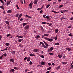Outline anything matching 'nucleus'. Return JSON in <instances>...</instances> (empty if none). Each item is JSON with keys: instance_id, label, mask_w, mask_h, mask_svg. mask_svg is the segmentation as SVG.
<instances>
[{"instance_id": "f257e3e1", "label": "nucleus", "mask_w": 73, "mask_h": 73, "mask_svg": "<svg viewBox=\"0 0 73 73\" xmlns=\"http://www.w3.org/2000/svg\"><path fill=\"white\" fill-rule=\"evenodd\" d=\"M44 38V39H45V40H46L48 41H50V42H52V41H53V40L52 38L51 39V38H48L45 37Z\"/></svg>"}, {"instance_id": "f03ea898", "label": "nucleus", "mask_w": 73, "mask_h": 73, "mask_svg": "<svg viewBox=\"0 0 73 73\" xmlns=\"http://www.w3.org/2000/svg\"><path fill=\"white\" fill-rule=\"evenodd\" d=\"M32 5H33V2L31 1V3L29 4V6L30 7V8L31 9L32 8Z\"/></svg>"}, {"instance_id": "7ed1b4c3", "label": "nucleus", "mask_w": 73, "mask_h": 73, "mask_svg": "<svg viewBox=\"0 0 73 73\" xmlns=\"http://www.w3.org/2000/svg\"><path fill=\"white\" fill-rule=\"evenodd\" d=\"M44 19H47V20H48V21H50V20L49 16H47L46 17H44Z\"/></svg>"}, {"instance_id": "20e7f679", "label": "nucleus", "mask_w": 73, "mask_h": 73, "mask_svg": "<svg viewBox=\"0 0 73 73\" xmlns=\"http://www.w3.org/2000/svg\"><path fill=\"white\" fill-rule=\"evenodd\" d=\"M29 25H27L24 28L25 30H28L29 29Z\"/></svg>"}, {"instance_id": "39448f33", "label": "nucleus", "mask_w": 73, "mask_h": 73, "mask_svg": "<svg viewBox=\"0 0 73 73\" xmlns=\"http://www.w3.org/2000/svg\"><path fill=\"white\" fill-rule=\"evenodd\" d=\"M12 12V11L11 10H9L7 11V13H11Z\"/></svg>"}, {"instance_id": "423d86ee", "label": "nucleus", "mask_w": 73, "mask_h": 73, "mask_svg": "<svg viewBox=\"0 0 73 73\" xmlns=\"http://www.w3.org/2000/svg\"><path fill=\"white\" fill-rule=\"evenodd\" d=\"M38 50H39L38 49H35L33 50V52H38Z\"/></svg>"}, {"instance_id": "0eeeda50", "label": "nucleus", "mask_w": 73, "mask_h": 73, "mask_svg": "<svg viewBox=\"0 0 73 73\" xmlns=\"http://www.w3.org/2000/svg\"><path fill=\"white\" fill-rule=\"evenodd\" d=\"M54 31H55V33H58V29H56L54 30Z\"/></svg>"}, {"instance_id": "6e6552de", "label": "nucleus", "mask_w": 73, "mask_h": 73, "mask_svg": "<svg viewBox=\"0 0 73 73\" xmlns=\"http://www.w3.org/2000/svg\"><path fill=\"white\" fill-rule=\"evenodd\" d=\"M38 1V0H35L33 2L34 3V4L35 5V4H37V2Z\"/></svg>"}, {"instance_id": "1a4fd4ad", "label": "nucleus", "mask_w": 73, "mask_h": 73, "mask_svg": "<svg viewBox=\"0 0 73 73\" xmlns=\"http://www.w3.org/2000/svg\"><path fill=\"white\" fill-rule=\"evenodd\" d=\"M10 62H14L15 60H14V59L11 58L10 59Z\"/></svg>"}, {"instance_id": "9d476101", "label": "nucleus", "mask_w": 73, "mask_h": 73, "mask_svg": "<svg viewBox=\"0 0 73 73\" xmlns=\"http://www.w3.org/2000/svg\"><path fill=\"white\" fill-rule=\"evenodd\" d=\"M16 37H18V38H23V36H20L19 35H17Z\"/></svg>"}, {"instance_id": "9b49d317", "label": "nucleus", "mask_w": 73, "mask_h": 73, "mask_svg": "<svg viewBox=\"0 0 73 73\" xmlns=\"http://www.w3.org/2000/svg\"><path fill=\"white\" fill-rule=\"evenodd\" d=\"M41 62V65H44L45 64V62H44L42 61Z\"/></svg>"}, {"instance_id": "f8f14e48", "label": "nucleus", "mask_w": 73, "mask_h": 73, "mask_svg": "<svg viewBox=\"0 0 73 73\" xmlns=\"http://www.w3.org/2000/svg\"><path fill=\"white\" fill-rule=\"evenodd\" d=\"M58 56L60 58H61L62 57V54H58Z\"/></svg>"}, {"instance_id": "ddd939ff", "label": "nucleus", "mask_w": 73, "mask_h": 73, "mask_svg": "<svg viewBox=\"0 0 73 73\" xmlns=\"http://www.w3.org/2000/svg\"><path fill=\"white\" fill-rule=\"evenodd\" d=\"M50 4H48V5L46 7V8H48L50 6Z\"/></svg>"}, {"instance_id": "4468645a", "label": "nucleus", "mask_w": 73, "mask_h": 73, "mask_svg": "<svg viewBox=\"0 0 73 73\" xmlns=\"http://www.w3.org/2000/svg\"><path fill=\"white\" fill-rule=\"evenodd\" d=\"M5 23H6V24H7L8 25H9V22L8 21H6L5 22Z\"/></svg>"}, {"instance_id": "2eb2a0df", "label": "nucleus", "mask_w": 73, "mask_h": 73, "mask_svg": "<svg viewBox=\"0 0 73 73\" xmlns=\"http://www.w3.org/2000/svg\"><path fill=\"white\" fill-rule=\"evenodd\" d=\"M31 60V58L30 57H28L27 59V61H29Z\"/></svg>"}, {"instance_id": "dca6fc26", "label": "nucleus", "mask_w": 73, "mask_h": 73, "mask_svg": "<svg viewBox=\"0 0 73 73\" xmlns=\"http://www.w3.org/2000/svg\"><path fill=\"white\" fill-rule=\"evenodd\" d=\"M40 37V35H37L35 37L37 39L39 38Z\"/></svg>"}, {"instance_id": "f3484780", "label": "nucleus", "mask_w": 73, "mask_h": 73, "mask_svg": "<svg viewBox=\"0 0 73 73\" xmlns=\"http://www.w3.org/2000/svg\"><path fill=\"white\" fill-rule=\"evenodd\" d=\"M19 45L20 48H23V46H23V45H22L21 44H19Z\"/></svg>"}, {"instance_id": "a211bd4d", "label": "nucleus", "mask_w": 73, "mask_h": 73, "mask_svg": "<svg viewBox=\"0 0 73 73\" xmlns=\"http://www.w3.org/2000/svg\"><path fill=\"white\" fill-rule=\"evenodd\" d=\"M66 50H68V51H70L71 50V48H66Z\"/></svg>"}, {"instance_id": "6ab92c4d", "label": "nucleus", "mask_w": 73, "mask_h": 73, "mask_svg": "<svg viewBox=\"0 0 73 73\" xmlns=\"http://www.w3.org/2000/svg\"><path fill=\"white\" fill-rule=\"evenodd\" d=\"M42 47H43V48H45L46 49V48H48V47L46 46L43 45H42Z\"/></svg>"}, {"instance_id": "aec40b11", "label": "nucleus", "mask_w": 73, "mask_h": 73, "mask_svg": "<svg viewBox=\"0 0 73 73\" xmlns=\"http://www.w3.org/2000/svg\"><path fill=\"white\" fill-rule=\"evenodd\" d=\"M0 8H1V9H3V10L4 9V6H3V5L1 6L0 7Z\"/></svg>"}, {"instance_id": "412c9836", "label": "nucleus", "mask_w": 73, "mask_h": 73, "mask_svg": "<svg viewBox=\"0 0 73 73\" xmlns=\"http://www.w3.org/2000/svg\"><path fill=\"white\" fill-rule=\"evenodd\" d=\"M11 1H7V5H8L9 4H10V3H11Z\"/></svg>"}, {"instance_id": "4be33fe9", "label": "nucleus", "mask_w": 73, "mask_h": 73, "mask_svg": "<svg viewBox=\"0 0 73 73\" xmlns=\"http://www.w3.org/2000/svg\"><path fill=\"white\" fill-rule=\"evenodd\" d=\"M51 12H54V13H58V12L55 11H54V10L51 11Z\"/></svg>"}, {"instance_id": "5701e85b", "label": "nucleus", "mask_w": 73, "mask_h": 73, "mask_svg": "<svg viewBox=\"0 0 73 73\" xmlns=\"http://www.w3.org/2000/svg\"><path fill=\"white\" fill-rule=\"evenodd\" d=\"M52 68H51V67H50L47 69V70H50Z\"/></svg>"}, {"instance_id": "b1692460", "label": "nucleus", "mask_w": 73, "mask_h": 73, "mask_svg": "<svg viewBox=\"0 0 73 73\" xmlns=\"http://www.w3.org/2000/svg\"><path fill=\"white\" fill-rule=\"evenodd\" d=\"M39 56L41 57L42 58H44V56H43L42 55H39Z\"/></svg>"}, {"instance_id": "393cba45", "label": "nucleus", "mask_w": 73, "mask_h": 73, "mask_svg": "<svg viewBox=\"0 0 73 73\" xmlns=\"http://www.w3.org/2000/svg\"><path fill=\"white\" fill-rule=\"evenodd\" d=\"M16 52V51H14L13 52L12 51L11 53H12L13 54L15 55V53Z\"/></svg>"}, {"instance_id": "a878e982", "label": "nucleus", "mask_w": 73, "mask_h": 73, "mask_svg": "<svg viewBox=\"0 0 73 73\" xmlns=\"http://www.w3.org/2000/svg\"><path fill=\"white\" fill-rule=\"evenodd\" d=\"M27 23H23L22 25L23 26H25V25H27Z\"/></svg>"}, {"instance_id": "bb28decb", "label": "nucleus", "mask_w": 73, "mask_h": 73, "mask_svg": "<svg viewBox=\"0 0 73 73\" xmlns=\"http://www.w3.org/2000/svg\"><path fill=\"white\" fill-rule=\"evenodd\" d=\"M11 72H15V70L14 69H12L10 70Z\"/></svg>"}, {"instance_id": "cd10ccee", "label": "nucleus", "mask_w": 73, "mask_h": 73, "mask_svg": "<svg viewBox=\"0 0 73 73\" xmlns=\"http://www.w3.org/2000/svg\"><path fill=\"white\" fill-rule=\"evenodd\" d=\"M54 44L55 45H60V43L58 42H57L55 43Z\"/></svg>"}, {"instance_id": "c85d7f7f", "label": "nucleus", "mask_w": 73, "mask_h": 73, "mask_svg": "<svg viewBox=\"0 0 73 73\" xmlns=\"http://www.w3.org/2000/svg\"><path fill=\"white\" fill-rule=\"evenodd\" d=\"M49 36V34H44V37H45V36Z\"/></svg>"}, {"instance_id": "c756f323", "label": "nucleus", "mask_w": 73, "mask_h": 73, "mask_svg": "<svg viewBox=\"0 0 73 73\" xmlns=\"http://www.w3.org/2000/svg\"><path fill=\"white\" fill-rule=\"evenodd\" d=\"M60 66H59L57 67L56 68V69H57V70H58V69H60Z\"/></svg>"}, {"instance_id": "7c9ffc66", "label": "nucleus", "mask_w": 73, "mask_h": 73, "mask_svg": "<svg viewBox=\"0 0 73 73\" xmlns=\"http://www.w3.org/2000/svg\"><path fill=\"white\" fill-rule=\"evenodd\" d=\"M57 35H56L54 38H53V39H54L55 40H57Z\"/></svg>"}, {"instance_id": "2f4dec72", "label": "nucleus", "mask_w": 73, "mask_h": 73, "mask_svg": "<svg viewBox=\"0 0 73 73\" xmlns=\"http://www.w3.org/2000/svg\"><path fill=\"white\" fill-rule=\"evenodd\" d=\"M5 45L6 46H9V45H10V44H9V43H6L5 44Z\"/></svg>"}, {"instance_id": "473e14b6", "label": "nucleus", "mask_w": 73, "mask_h": 73, "mask_svg": "<svg viewBox=\"0 0 73 73\" xmlns=\"http://www.w3.org/2000/svg\"><path fill=\"white\" fill-rule=\"evenodd\" d=\"M29 56H31V57H32L33 56H35V54H30Z\"/></svg>"}, {"instance_id": "72a5a7b5", "label": "nucleus", "mask_w": 73, "mask_h": 73, "mask_svg": "<svg viewBox=\"0 0 73 73\" xmlns=\"http://www.w3.org/2000/svg\"><path fill=\"white\" fill-rule=\"evenodd\" d=\"M19 13L16 14L15 15L16 17H18V16H19Z\"/></svg>"}, {"instance_id": "f704fd0d", "label": "nucleus", "mask_w": 73, "mask_h": 73, "mask_svg": "<svg viewBox=\"0 0 73 73\" xmlns=\"http://www.w3.org/2000/svg\"><path fill=\"white\" fill-rule=\"evenodd\" d=\"M0 1H1V3L3 4V5H4V2L3 1V0H0Z\"/></svg>"}, {"instance_id": "c9c22d12", "label": "nucleus", "mask_w": 73, "mask_h": 73, "mask_svg": "<svg viewBox=\"0 0 73 73\" xmlns=\"http://www.w3.org/2000/svg\"><path fill=\"white\" fill-rule=\"evenodd\" d=\"M47 51L48 52H50L52 51L50 48H48V49L47 50Z\"/></svg>"}, {"instance_id": "e433bc0d", "label": "nucleus", "mask_w": 73, "mask_h": 73, "mask_svg": "<svg viewBox=\"0 0 73 73\" xmlns=\"http://www.w3.org/2000/svg\"><path fill=\"white\" fill-rule=\"evenodd\" d=\"M26 16V17H28V18H31V17H30V16H29L27 15H25Z\"/></svg>"}, {"instance_id": "4c0bfd02", "label": "nucleus", "mask_w": 73, "mask_h": 73, "mask_svg": "<svg viewBox=\"0 0 73 73\" xmlns=\"http://www.w3.org/2000/svg\"><path fill=\"white\" fill-rule=\"evenodd\" d=\"M7 54L6 53H5L4 54H3V55H2V56H5V57H6V56H7Z\"/></svg>"}, {"instance_id": "58836bf2", "label": "nucleus", "mask_w": 73, "mask_h": 73, "mask_svg": "<svg viewBox=\"0 0 73 73\" xmlns=\"http://www.w3.org/2000/svg\"><path fill=\"white\" fill-rule=\"evenodd\" d=\"M64 10H62L60 11V13H64Z\"/></svg>"}, {"instance_id": "ea45409f", "label": "nucleus", "mask_w": 73, "mask_h": 73, "mask_svg": "<svg viewBox=\"0 0 73 73\" xmlns=\"http://www.w3.org/2000/svg\"><path fill=\"white\" fill-rule=\"evenodd\" d=\"M63 7V5H60L59 8H61V7Z\"/></svg>"}, {"instance_id": "a19ab883", "label": "nucleus", "mask_w": 73, "mask_h": 73, "mask_svg": "<svg viewBox=\"0 0 73 73\" xmlns=\"http://www.w3.org/2000/svg\"><path fill=\"white\" fill-rule=\"evenodd\" d=\"M18 42H21V39H19L18 40Z\"/></svg>"}, {"instance_id": "79ce46f5", "label": "nucleus", "mask_w": 73, "mask_h": 73, "mask_svg": "<svg viewBox=\"0 0 73 73\" xmlns=\"http://www.w3.org/2000/svg\"><path fill=\"white\" fill-rule=\"evenodd\" d=\"M40 44H42V45H44V43L42 42H40Z\"/></svg>"}, {"instance_id": "37998d69", "label": "nucleus", "mask_w": 73, "mask_h": 73, "mask_svg": "<svg viewBox=\"0 0 73 73\" xmlns=\"http://www.w3.org/2000/svg\"><path fill=\"white\" fill-rule=\"evenodd\" d=\"M48 54H50V55H53V54L52 52H49Z\"/></svg>"}, {"instance_id": "c03bdc74", "label": "nucleus", "mask_w": 73, "mask_h": 73, "mask_svg": "<svg viewBox=\"0 0 73 73\" xmlns=\"http://www.w3.org/2000/svg\"><path fill=\"white\" fill-rule=\"evenodd\" d=\"M62 64H67V62H62Z\"/></svg>"}, {"instance_id": "a18cd8bd", "label": "nucleus", "mask_w": 73, "mask_h": 73, "mask_svg": "<svg viewBox=\"0 0 73 73\" xmlns=\"http://www.w3.org/2000/svg\"><path fill=\"white\" fill-rule=\"evenodd\" d=\"M48 26H49L50 27L51 26H52V23H50L49 25H48Z\"/></svg>"}, {"instance_id": "49530a36", "label": "nucleus", "mask_w": 73, "mask_h": 73, "mask_svg": "<svg viewBox=\"0 0 73 73\" xmlns=\"http://www.w3.org/2000/svg\"><path fill=\"white\" fill-rule=\"evenodd\" d=\"M9 36H11V34H7V35H6V36L7 37H9Z\"/></svg>"}, {"instance_id": "de8ad7c7", "label": "nucleus", "mask_w": 73, "mask_h": 73, "mask_svg": "<svg viewBox=\"0 0 73 73\" xmlns=\"http://www.w3.org/2000/svg\"><path fill=\"white\" fill-rule=\"evenodd\" d=\"M3 55H2L1 56H0V60H1L2 59V58L3 57Z\"/></svg>"}, {"instance_id": "09e8293b", "label": "nucleus", "mask_w": 73, "mask_h": 73, "mask_svg": "<svg viewBox=\"0 0 73 73\" xmlns=\"http://www.w3.org/2000/svg\"><path fill=\"white\" fill-rule=\"evenodd\" d=\"M33 64V63L32 62H31V61L30 62V63H29L30 65H32Z\"/></svg>"}, {"instance_id": "8fccbe9b", "label": "nucleus", "mask_w": 73, "mask_h": 73, "mask_svg": "<svg viewBox=\"0 0 73 73\" xmlns=\"http://www.w3.org/2000/svg\"><path fill=\"white\" fill-rule=\"evenodd\" d=\"M1 38H2V36H1V35H0V41H1Z\"/></svg>"}, {"instance_id": "3c124183", "label": "nucleus", "mask_w": 73, "mask_h": 73, "mask_svg": "<svg viewBox=\"0 0 73 73\" xmlns=\"http://www.w3.org/2000/svg\"><path fill=\"white\" fill-rule=\"evenodd\" d=\"M42 24H46V23L45 22H42Z\"/></svg>"}, {"instance_id": "603ef678", "label": "nucleus", "mask_w": 73, "mask_h": 73, "mask_svg": "<svg viewBox=\"0 0 73 73\" xmlns=\"http://www.w3.org/2000/svg\"><path fill=\"white\" fill-rule=\"evenodd\" d=\"M50 49L51 50V51L52 50H53V48L52 47H51L50 48Z\"/></svg>"}, {"instance_id": "864d4df0", "label": "nucleus", "mask_w": 73, "mask_h": 73, "mask_svg": "<svg viewBox=\"0 0 73 73\" xmlns=\"http://www.w3.org/2000/svg\"><path fill=\"white\" fill-rule=\"evenodd\" d=\"M22 16V14H21L19 15V17H21Z\"/></svg>"}, {"instance_id": "5fc2aeb1", "label": "nucleus", "mask_w": 73, "mask_h": 73, "mask_svg": "<svg viewBox=\"0 0 73 73\" xmlns=\"http://www.w3.org/2000/svg\"><path fill=\"white\" fill-rule=\"evenodd\" d=\"M41 9L40 8H38V9H37V11H40V10H41Z\"/></svg>"}, {"instance_id": "6e6d98bb", "label": "nucleus", "mask_w": 73, "mask_h": 73, "mask_svg": "<svg viewBox=\"0 0 73 73\" xmlns=\"http://www.w3.org/2000/svg\"><path fill=\"white\" fill-rule=\"evenodd\" d=\"M42 12H43V11H42V10H41L40 11V13L41 14V13H42Z\"/></svg>"}, {"instance_id": "4d7b16f0", "label": "nucleus", "mask_w": 73, "mask_h": 73, "mask_svg": "<svg viewBox=\"0 0 73 73\" xmlns=\"http://www.w3.org/2000/svg\"><path fill=\"white\" fill-rule=\"evenodd\" d=\"M13 68L14 69H15V70H16L17 69V68L16 67H14Z\"/></svg>"}, {"instance_id": "13d9d810", "label": "nucleus", "mask_w": 73, "mask_h": 73, "mask_svg": "<svg viewBox=\"0 0 73 73\" xmlns=\"http://www.w3.org/2000/svg\"><path fill=\"white\" fill-rule=\"evenodd\" d=\"M68 36H71V37H73V35L72 34H69Z\"/></svg>"}, {"instance_id": "bf43d9fd", "label": "nucleus", "mask_w": 73, "mask_h": 73, "mask_svg": "<svg viewBox=\"0 0 73 73\" xmlns=\"http://www.w3.org/2000/svg\"><path fill=\"white\" fill-rule=\"evenodd\" d=\"M21 2L22 4H23V0H21Z\"/></svg>"}, {"instance_id": "052dcab7", "label": "nucleus", "mask_w": 73, "mask_h": 73, "mask_svg": "<svg viewBox=\"0 0 73 73\" xmlns=\"http://www.w3.org/2000/svg\"><path fill=\"white\" fill-rule=\"evenodd\" d=\"M27 58L25 57L24 58V60L25 61L26 60H27Z\"/></svg>"}, {"instance_id": "680f3d73", "label": "nucleus", "mask_w": 73, "mask_h": 73, "mask_svg": "<svg viewBox=\"0 0 73 73\" xmlns=\"http://www.w3.org/2000/svg\"><path fill=\"white\" fill-rule=\"evenodd\" d=\"M48 64L49 65V66H50L51 65V63H48Z\"/></svg>"}, {"instance_id": "e2e57ef3", "label": "nucleus", "mask_w": 73, "mask_h": 73, "mask_svg": "<svg viewBox=\"0 0 73 73\" xmlns=\"http://www.w3.org/2000/svg\"><path fill=\"white\" fill-rule=\"evenodd\" d=\"M56 4V2H53V4H54V5Z\"/></svg>"}, {"instance_id": "0e129e2a", "label": "nucleus", "mask_w": 73, "mask_h": 73, "mask_svg": "<svg viewBox=\"0 0 73 73\" xmlns=\"http://www.w3.org/2000/svg\"><path fill=\"white\" fill-rule=\"evenodd\" d=\"M68 10H64V12H68Z\"/></svg>"}, {"instance_id": "69168bd1", "label": "nucleus", "mask_w": 73, "mask_h": 73, "mask_svg": "<svg viewBox=\"0 0 73 73\" xmlns=\"http://www.w3.org/2000/svg\"><path fill=\"white\" fill-rule=\"evenodd\" d=\"M45 45L47 46H49V44H48L46 43Z\"/></svg>"}, {"instance_id": "338daca9", "label": "nucleus", "mask_w": 73, "mask_h": 73, "mask_svg": "<svg viewBox=\"0 0 73 73\" xmlns=\"http://www.w3.org/2000/svg\"><path fill=\"white\" fill-rule=\"evenodd\" d=\"M71 27H72V26L71 25H70L68 27V28H71Z\"/></svg>"}, {"instance_id": "774afa93", "label": "nucleus", "mask_w": 73, "mask_h": 73, "mask_svg": "<svg viewBox=\"0 0 73 73\" xmlns=\"http://www.w3.org/2000/svg\"><path fill=\"white\" fill-rule=\"evenodd\" d=\"M70 20H73V17H72L70 19Z\"/></svg>"}]
</instances>
